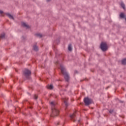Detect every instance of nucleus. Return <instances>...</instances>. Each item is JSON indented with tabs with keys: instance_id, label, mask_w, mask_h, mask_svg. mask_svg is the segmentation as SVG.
<instances>
[{
	"instance_id": "f257e3e1",
	"label": "nucleus",
	"mask_w": 126,
	"mask_h": 126,
	"mask_svg": "<svg viewBox=\"0 0 126 126\" xmlns=\"http://www.w3.org/2000/svg\"><path fill=\"white\" fill-rule=\"evenodd\" d=\"M50 105L52 107V117H57L59 116L60 114V111L55 107L56 105H57V102H56L55 101H52L51 102H50Z\"/></svg>"
},
{
	"instance_id": "f03ea898",
	"label": "nucleus",
	"mask_w": 126,
	"mask_h": 126,
	"mask_svg": "<svg viewBox=\"0 0 126 126\" xmlns=\"http://www.w3.org/2000/svg\"><path fill=\"white\" fill-rule=\"evenodd\" d=\"M60 67H61V72L63 74V75H64V77L66 81H68V80H69V75H68V73L66 72L65 68H64V67L63 64L60 65Z\"/></svg>"
},
{
	"instance_id": "7ed1b4c3",
	"label": "nucleus",
	"mask_w": 126,
	"mask_h": 126,
	"mask_svg": "<svg viewBox=\"0 0 126 126\" xmlns=\"http://www.w3.org/2000/svg\"><path fill=\"white\" fill-rule=\"evenodd\" d=\"M100 49L103 51V52H105L108 50V45L106 42H101L100 44Z\"/></svg>"
},
{
	"instance_id": "20e7f679",
	"label": "nucleus",
	"mask_w": 126,
	"mask_h": 126,
	"mask_svg": "<svg viewBox=\"0 0 126 126\" xmlns=\"http://www.w3.org/2000/svg\"><path fill=\"white\" fill-rule=\"evenodd\" d=\"M24 75L26 78H29V76L31 75V71L28 69H25L24 71Z\"/></svg>"
},
{
	"instance_id": "39448f33",
	"label": "nucleus",
	"mask_w": 126,
	"mask_h": 126,
	"mask_svg": "<svg viewBox=\"0 0 126 126\" xmlns=\"http://www.w3.org/2000/svg\"><path fill=\"white\" fill-rule=\"evenodd\" d=\"M84 102L86 105V106H89V105H90L91 103H92V99L88 98V97H85L84 99Z\"/></svg>"
},
{
	"instance_id": "423d86ee",
	"label": "nucleus",
	"mask_w": 126,
	"mask_h": 126,
	"mask_svg": "<svg viewBox=\"0 0 126 126\" xmlns=\"http://www.w3.org/2000/svg\"><path fill=\"white\" fill-rule=\"evenodd\" d=\"M68 98L67 97L62 98V100L64 102L66 107H67V100Z\"/></svg>"
},
{
	"instance_id": "0eeeda50",
	"label": "nucleus",
	"mask_w": 126,
	"mask_h": 126,
	"mask_svg": "<svg viewBox=\"0 0 126 126\" xmlns=\"http://www.w3.org/2000/svg\"><path fill=\"white\" fill-rule=\"evenodd\" d=\"M33 49L34 51H35V52H37L39 50V48H38V46H37V43H35L33 45Z\"/></svg>"
},
{
	"instance_id": "6e6552de",
	"label": "nucleus",
	"mask_w": 126,
	"mask_h": 126,
	"mask_svg": "<svg viewBox=\"0 0 126 126\" xmlns=\"http://www.w3.org/2000/svg\"><path fill=\"white\" fill-rule=\"evenodd\" d=\"M5 14L6 15H7V16H8V17H9V18H10V19H13V20H14V18L11 14L8 13H6Z\"/></svg>"
},
{
	"instance_id": "1a4fd4ad",
	"label": "nucleus",
	"mask_w": 126,
	"mask_h": 126,
	"mask_svg": "<svg viewBox=\"0 0 126 126\" xmlns=\"http://www.w3.org/2000/svg\"><path fill=\"white\" fill-rule=\"evenodd\" d=\"M5 14L6 15H7V16H8V17H9V18H10V19H13V20H14V18L11 14L8 13H6Z\"/></svg>"
},
{
	"instance_id": "9d476101",
	"label": "nucleus",
	"mask_w": 126,
	"mask_h": 126,
	"mask_svg": "<svg viewBox=\"0 0 126 126\" xmlns=\"http://www.w3.org/2000/svg\"><path fill=\"white\" fill-rule=\"evenodd\" d=\"M70 117L71 118V121H73V122L75 121V114H74V113L72 115H71Z\"/></svg>"
},
{
	"instance_id": "9b49d317",
	"label": "nucleus",
	"mask_w": 126,
	"mask_h": 126,
	"mask_svg": "<svg viewBox=\"0 0 126 126\" xmlns=\"http://www.w3.org/2000/svg\"><path fill=\"white\" fill-rule=\"evenodd\" d=\"M34 35L36 36V37L38 38H42V37H43V34L40 33H35Z\"/></svg>"
},
{
	"instance_id": "f8f14e48",
	"label": "nucleus",
	"mask_w": 126,
	"mask_h": 126,
	"mask_svg": "<svg viewBox=\"0 0 126 126\" xmlns=\"http://www.w3.org/2000/svg\"><path fill=\"white\" fill-rule=\"evenodd\" d=\"M22 26H23V27H26L27 29L30 28V27H29V26L26 24V23H22Z\"/></svg>"
},
{
	"instance_id": "ddd939ff",
	"label": "nucleus",
	"mask_w": 126,
	"mask_h": 126,
	"mask_svg": "<svg viewBox=\"0 0 126 126\" xmlns=\"http://www.w3.org/2000/svg\"><path fill=\"white\" fill-rule=\"evenodd\" d=\"M48 88L50 90H53L54 89V86H53L52 84L50 85L49 86L48 85Z\"/></svg>"
},
{
	"instance_id": "4468645a",
	"label": "nucleus",
	"mask_w": 126,
	"mask_h": 126,
	"mask_svg": "<svg viewBox=\"0 0 126 126\" xmlns=\"http://www.w3.org/2000/svg\"><path fill=\"white\" fill-rule=\"evenodd\" d=\"M4 37H5V34H4V33L1 34L0 35V39H3V38H4Z\"/></svg>"
},
{
	"instance_id": "2eb2a0df",
	"label": "nucleus",
	"mask_w": 126,
	"mask_h": 126,
	"mask_svg": "<svg viewBox=\"0 0 126 126\" xmlns=\"http://www.w3.org/2000/svg\"><path fill=\"white\" fill-rule=\"evenodd\" d=\"M122 64H126V59H124L122 61Z\"/></svg>"
},
{
	"instance_id": "dca6fc26",
	"label": "nucleus",
	"mask_w": 126,
	"mask_h": 126,
	"mask_svg": "<svg viewBox=\"0 0 126 126\" xmlns=\"http://www.w3.org/2000/svg\"><path fill=\"white\" fill-rule=\"evenodd\" d=\"M68 51H70L72 50V48H71V44H70L68 45Z\"/></svg>"
},
{
	"instance_id": "f3484780",
	"label": "nucleus",
	"mask_w": 126,
	"mask_h": 126,
	"mask_svg": "<svg viewBox=\"0 0 126 126\" xmlns=\"http://www.w3.org/2000/svg\"><path fill=\"white\" fill-rule=\"evenodd\" d=\"M120 16L121 18H125V14H124V13H122L121 14H120Z\"/></svg>"
},
{
	"instance_id": "a211bd4d",
	"label": "nucleus",
	"mask_w": 126,
	"mask_h": 126,
	"mask_svg": "<svg viewBox=\"0 0 126 126\" xmlns=\"http://www.w3.org/2000/svg\"><path fill=\"white\" fill-rule=\"evenodd\" d=\"M121 5L122 7H123V8L124 9H125V4L123 2H122L121 4Z\"/></svg>"
},
{
	"instance_id": "6ab92c4d",
	"label": "nucleus",
	"mask_w": 126,
	"mask_h": 126,
	"mask_svg": "<svg viewBox=\"0 0 126 126\" xmlns=\"http://www.w3.org/2000/svg\"><path fill=\"white\" fill-rule=\"evenodd\" d=\"M34 99H35V100H37V99H38V96H37V95L34 94L33 96Z\"/></svg>"
},
{
	"instance_id": "aec40b11",
	"label": "nucleus",
	"mask_w": 126,
	"mask_h": 126,
	"mask_svg": "<svg viewBox=\"0 0 126 126\" xmlns=\"http://www.w3.org/2000/svg\"><path fill=\"white\" fill-rule=\"evenodd\" d=\"M3 13V11L0 10V14H2Z\"/></svg>"
},
{
	"instance_id": "412c9836",
	"label": "nucleus",
	"mask_w": 126,
	"mask_h": 126,
	"mask_svg": "<svg viewBox=\"0 0 126 126\" xmlns=\"http://www.w3.org/2000/svg\"><path fill=\"white\" fill-rule=\"evenodd\" d=\"M113 112H114L113 110H110V111H109V113H110V114H112V113H113Z\"/></svg>"
},
{
	"instance_id": "4be33fe9",
	"label": "nucleus",
	"mask_w": 126,
	"mask_h": 126,
	"mask_svg": "<svg viewBox=\"0 0 126 126\" xmlns=\"http://www.w3.org/2000/svg\"><path fill=\"white\" fill-rule=\"evenodd\" d=\"M109 87H110L108 86V87H106V88H105V89L107 90V89H108Z\"/></svg>"
},
{
	"instance_id": "5701e85b",
	"label": "nucleus",
	"mask_w": 126,
	"mask_h": 126,
	"mask_svg": "<svg viewBox=\"0 0 126 126\" xmlns=\"http://www.w3.org/2000/svg\"><path fill=\"white\" fill-rule=\"evenodd\" d=\"M1 82L2 83H3V79H2V80L1 81Z\"/></svg>"
},
{
	"instance_id": "b1692460",
	"label": "nucleus",
	"mask_w": 126,
	"mask_h": 126,
	"mask_svg": "<svg viewBox=\"0 0 126 126\" xmlns=\"http://www.w3.org/2000/svg\"><path fill=\"white\" fill-rule=\"evenodd\" d=\"M26 125H28V123H26Z\"/></svg>"
},
{
	"instance_id": "393cba45",
	"label": "nucleus",
	"mask_w": 126,
	"mask_h": 126,
	"mask_svg": "<svg viewBox=\"0 0 126 126\" xmlns=\"http://www.w3.org/2000/svg\"><path fill=\"white\" fill-rule=\"evenodd\" d=\"M7 126H9V124H7Z\"/></svg>"
},
{
	"instance_id": "a878e982",
	"label": "nucleus",
	"mask_w": 126,
	"mask_h": 126,
	"mask_svg": "<svg viewBox=\"0 0 126 126\" xmlns=\"http://www.w3.org/2000/svg\"><path fill=\"white\" fill-rule=\"evenodd\" d=\"M75 72H76V73H77V71H76Z\"/></svg>"
},
{
	"instance_id": "bb28decb",
	"label": "nucleus",
	"mask_w": 126,
	"mask_h": 126,
	"mask_svg": "<svg viewBox=\"0 0 126 126\" xmlns=\"http://www.w3.org/2000/svg\"><path fill=\"white\" fill-rule=\"evenodd\" d=\"M51 0H48V1H50Z\"/></svg>"
},
{
	"instance_id": "cd10ccee",
	"label": "nucleus",
	"mask_w": 126,
	"mask_h": 126,
	"mask_svg": "<svg viewBox=\"0 0 126 126\" xmlns=\"http://www.w3.org/2000/svg\"><path fill=\"white\" fill-rule=\"evenodd\" d=\"M28 94H29V95H30V93H28Z\"/></svg>"
},
{
	"instance_id": "c85d7f7f",
	"label": "nucleus",
	"mask_w": 126,
	"mask_h": 126,
	"mask_svg": "<svg viewBox=\"0 0 126 126\" xmlns=\"http://www.w3.org/2000/svg\"><path fill=\"white\" fill-rule=\"evenodd\" d=\"M0 113H1H1H2V111H1V112H0Z\"/></svg>"
},
{
	"instance_id": "c756f323",
	"label": "nucleus",
	"mask_w": 126,
	"mask_h": 126,
	"mask_svg": "<svg viewBox=\"0 0 126 126\" xmlns=\"http://www.w3.org/2000/svg\"><path fill=\"white\" fill-rule=\"evenodd\" d=\"M47 88H48V86H46Z\"/></svg>"
},
{
	"instance_id": "7c9ffc66",
	"label": "nucleus",
	"mask_w": 126,
	"mask_h": 126,
	"mask_svg": "<svg viewBox=\"0 0 126 126\" xmlns=\"http://www.w3.org/2000/svg\"><path fill=\"white\" fill-rule=\"evenodd\" d=\"M31 109H32V107H30Z\"/></svg>"
}]
</instances>
